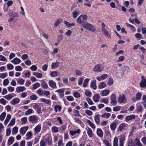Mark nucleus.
Here are the masks:
<instances>
[{
	"mask_svg": "<svg viewBox=\"0 0 146 146\" xmlns=\"http://www.w3.org/2000/svg\"><path fill=\"white\" fill-rule=\"evenodd\" d=\"M52 138L51 136H49L45 139V141L47 144L49 145H52Z\"/></svg>",
	"mask_w": 146,
	"mask_h": 146,
	"instance_id": "16",
	"label": "nucleus"
},
{
	"mask_svg": "<svg viewBox=\"0 0 146 146\" xmlns=\"http://www.w3.org/2000/svg\"><path fill=\"white\" fill-rule=\"evenodd\" d=\"M110 115L111 114L110 113H105L101 115V116L102 117L108 119L110 117Z\"/></svg>",
	"mask_w": 146,
	"mask_h": 146,
	"instance_id": "21",
	"label": "nucleus"
},
{
	"mask_svg": "<svg viewBox=\"0 0 146 146\" xmlns=\"http://www.w3.org/2000/svg\"><path fill=\"white\" fill-rule=\"evenodd\" d=\"M100 102H103L106 104H107L108 103V101L106 98H103L101 99Z\"/></svg>",
	"mask_w": 146,
	"mask_h": 146,
	"instance_id": "48",
	"label": "nucleus"
},
{
	"mask_svg": "<svg viewBox=\"0 0 146 146\" xmlns=\"http://www.w3.org/2000/svg\"><path fill=\"white\" fill-rule=\"evenodd\" d=\"M113 79L110 78L109 79V80L108 83V85L109 86H111L113 84Z\"/></svg>",
	"mask_w": 146,
	"mask_h": 146,
	"instance_id": "50",
	"label": "nucleus"
},
{
	"mask_svg": "<svg viewBox=\"0 0 146 146\" xmlns=\"http://www.w3.org/2000/svg\"><path fill=\"white\" fill-rule=\"evenodd\" d=\"M143 107L141 106H138L137 108V110L138 112L139 113L141 112H142Z\"/></svg>",
	"mask_w": 146,
	"mask_h": 146,
	"instance_id": "53",
	"label": "nucleus"
},
{
	"mask_svg": "<svg viewBox=\"0 0 146 146\" xmlns=\"http://www.w3.org/2000/svg\"><path fill=\"white\" fill-rule=\"evenodd\" d=\"M110 100H111V103L113 105H115L117 103L116 96L114 94L111 95Z\"/></svg>",
	"mask_w": 146,
	"mask_h": 146,
	"instance_id": "4",
	"label": "nucleus"
},
{
	"mask_svg": "<svg viewBox=\"0 0 146 146\" xmlns=\"http://www.w3.org/2000/svg\"><path fill=\"white\" fill-rule=\"evenodd\" d=\"M106 86V84L104 82H101L98 86V88L99 89L103 88H105Z\"/></svg>",
	"mask_w": 146,
	"mask_h": 146,
	"instance_id": "28",
	"label": "nucleus"
},
{
	"mask_svg": "<svg viewBox=\"0 0 146 146\" xmlns=\"http://www.w3.org/2000/svg\"><path fill=\"white\" fill-rule=\"evenodd\" d=\"M135 142L136 146H143L140 142L138 138H136L135 140Z\"/></svg>",
	"mask_w": 146,
	"mask_h": 146,
	"instance_id": "24",
	"label": "nucleus"
},
{
	"mask_svg": "<svg viewBox=\"0 0 146 146\" xmlns=\"http://www.w3.org/2000/svg\"><path fill=\"white\" fill-rule=\"evenodd\" d=\"M89 80V79L88 78H86L85 79L84 81L83 84V86L85 87H86L87 85V84Z\"/></svg>",
	"mask_w": 146,
	"mask_h": 146,
	"instance_id": "46",
	"label": "nucleus"
},
{
	"mask_svg": "<svg viewBox=\"0 0 146 146\" xmlns=\"http://www.w3.org/2000/svg\"><path fill=\"white\" fill-rule=\"evenodd\" d=\"M28 58V55L27 54H24L21 56L23 60H25Z\"/></svg>",
	"mask_w": 146,
	"mask_h": 146,
	"instance_id": "64",
	"label": "nucleus"
},
{
	"mask_svg": "<svg viewBox=\"0 0 146 146\" xmlns=\"http://www.w3.org/2000/svg\"><path fill=\"white\" fill-rule=\"evenodd\" d=\"M15 70L17 71H21L22 70V68L20 66H16L15 67Z\"/></svg>",
	"mask_w": 146,
	"mask_h": 146,
	"instance_id": "63",
	"label": "nucleus"
},
{
	"mask_svg": "<svg viewBox=\"0 0 146 146\" xmlns=\"http://www.w3.org/2000/svg\"><path fill=\"white\" fill-rule=\"evenodd\" d=\"M11 62L14 64H19L21 62V60L19 58L17 57L14 58L11 61Z\"/></svg>",
	"mask_w": 146,
	"mask_h": 146,
	"instance_id": "12",
	"label": "nucleus"
},
{
	"mask_svg": "<svg viewBox=\"0 0 146 146\" xmlns=\"http://www.w3.org/2000/svg\"><path fill=\"white\" fill-rule=\"evenodd\" d=\"M9 83V80L8 79H7L4 80L3 84L4 86H6Z\"/></svg>",
	"mask_w": 146,
	"mask_h": 146,
	"instance_id": "62",
	"label": "nucleus"
},
{
	"mask_svg": "<svg viewBox=\"0 0 146 146\" xmlns=\"http://www.w3.org/2000/svg\"><path fill=\"white\" fill-rule=\"evenodd\" d=\"M82 25L84 28L89 31L93 32L96 31V28L93 25L86 21L83 22L82 23Z\"/></svg>",
	"mask_w": 146,
	"mask_h": 146,
	"instance_id": "1",
	"label": "nucleus"
},
{
	"mask_svg": "<svg viewBox=\"0 0 146 146\" xmlns=\"http://www.w3.org/2000/svg\"><path fill=\"white\" fill-rule=\"evenodd\" d=\"M6 115V113L4 112H3L0 115V119L2 121H3Z\"/></svg>",
	"mask_w": 146,
	"mask_h": 146,
	"instance_id": "39",
	"label": "nucleus"
},
{
	"mask_svg": "<svg viewBox=\"0 0 146 146\" xmlns=\"http://www.w3.org/2000/svg\"><path fill=\"white\" fill-rule=\"evenodd\" d=\"M100 98V95L97 94H96L93 96V99L95 102H97L99 101Z\"/></svg>",
	"mask_w": 146,
	"mask_h": 146,
	"instance_id": "6",
	"label": "nucleus"
},
{
	"mask_svg": "<svg viewBox=\"0 0 146 146\" xmlns=\"http://www.w3.org/2000/svg\"><path fill=\"white\" fill-rule=\"evenodd\" d=\"M86 101L88 102V104L90 105H93L94 103L89 98H88L86 99Z\"/></svg>",
	"mask_w": 146,
	"mask_h": 146,
	"instance_id": "58",
	"label": "nucleus"
},
{
	"mask_svg": "<svg viewBox=\"0 0 146 146\" xmlns=\"http://www.w3.org/2000/svg\"><path fill=\"white\" fill-rule=\"evenodd\" d=\"M7 68L8 70H10L13 69L14 66L12 64H9L7 65Z\"/></svg>",
	"mask_w": 146,
	"mask_h": 146,
	"instance_id": "44",
	"label": "nucleus"
},
{
	"mask_svg": "<svg viewBox=\"0 0 146 146\" xmlns=\"http://www.w3.org/2000/svg\"><path fill=\"white\" fill-rule=\"evenodd\" d=\"M97 135L100 137H102L103 135V133L102 129H100L97 130Z\"/></svg>",
	"mask_w": 146,
	"mask_h": 146,
	"instance_id": "26",
	"label": "nucleus"
},
{
	"mask_svg": "<svg viewBox=\"0 0 146 146\" xmlns=\"http://www.w3.org/2000/svg\"><path fill=\"white\" fill-rule=\"evenodd\" d=\"M15 118L12 119L11 120V121L10 122V123H9V124L8 126H11L13 125L15 123Z\"/></svg>",
	"mask_w": 146,
	"mask_h": 146,
	"instance_id": "54",
	"label": "nucleus"
},
{
	"mask_svg": "<svg viewBox=\"0 0 146 146\" xmlns=\"http://www.w3.org/2000/svg\"><path fill=\"white\" fill-rule=\"evenodd\" d=\"M38 97L35 95H32L30 97V98L32 100H36Z\"/></svg>",
	"mask_w": 146,
	"mask_h": 146,
	"instance_id": "55",
	"label": "nucleus"
},
{
	"mask_svg": "<svg viewBox=\"0 0 146 146\" xmlns=\"http://www.w3.org/2000/svg\"><path fill=\"white\" fill-rule=\"evenodd\" d=\"M110 127L111 129L113 131H114L116 128V125L115 123H113L111 124Z\"/></svg>",
	"mask_w": 146,
	"mask_h": 146,
	"instance_id": "36",
	"label": "nucleus"
},
{
	"mask_svg": "<svg viewBox=\"0 0 146 146\" xmlns=\"http://www.w3.org/2000/svg\"><path fill=\"white\" fill-rule=\"evenodd\" d=\"M40 100L41 102H44L46 104H49L51 102L50 100L44 98H41L40 99Z\"/></svg>",
	"mask_w": 146,
	"mask_h": 146,
	"instance_id": "30",
	"label": "nucleus"
},
{
	"mask_svg": "<svg viewBox=\"0 0 146 146\" xmlns=\"http://www.w3.org/2000/svg\"><path fill=\"white\" fill-rule=\"evenodd\" d=\"M59 64L58 62H56L55 63L53 62L51 65V67L53 68H56Z\"/></svg>",
	"mask_w": 146,
	"mask_h": 146,
	"instance_id": "32",
	"label": "nucleus"
},
{
	"mask_svg": "<svg viewBox=\"0 0 146 146\" xmlns=\"http://www.w3.org/2000/svg\"><path fill=\"white\" fill-rule=\"evenodd\" d=\"M125 98V96L124 94L119 95L118 98V102L120 103L123 102Z\"/></svg>",
	"mask_w": 146,
	"mask_h": 146,
	"instance_id": "9",
	"label": "nucleus"
},
{
	"mask_svg": "<svg viewBox=\"0 0 146 146\" xmlns=\"http://www.w3.org/2000/svg\"><path fill=\"white\" fill-rule=\"evenodd\" d=\"M62 21V19L61 18L58 19L55 22L54 24L55 27H57Z\"/></svg>",
	"mask_w": 146,
	"mask_h": 146,
	"instance_id": "22",
	"label": "nucleus"
},
{
	"mask_svg": "<svg viewBox=\"0 0 146 146\" xmlns=\"http://www.w3.org/2000/svg\"><path fill=\"white\" fill-rule=\"evenodd\" d=\"M11 118V115L8 114L7 115V118L4 122V123L5 125H6L7 124Z\"/></svg>",
	"mask_w": 146,
	"mask_h": 146,
	"instance_id": "23",
	"label": "nucleus"
},
{
	"mask_svg": "<svg viewBox=\"0 0 146 146\" xmlns=\"http://www.w3.org/2000/svg\"><path fill=\"white\" fill-rule=\"evenodd\" d=\"M95 121L97 124H98L100 121V115H96L95 117Z\"/></svg>",
	"mask_w": 146,
	"mask_h": 146,
	"instance_id": "31",
	"label": "nucleus"
},
{
	"mask_svg": "<svg viewBox=\"0 0 146 146\" xmlns=\"http://www.w3.org/2000/svg\"><path fill=\"white\" fill-rule=\"evenodd\" d=\"M41 129V127L40 125H37L34 129L35 131L36 132H39Z\"/></svg>",
	"mask_w": 146,
	"mask_h": 146,
	"instance_id": "43",
	"label": "nucleus"
},
{
	"mask_svg": "<svg viewBox=\"0 0 146 146\" xmlns=\"http://www.w3.org/2000/svg\"><path fill=\"white\" fill-rule=\"evenodd\" d=\"M14 138L13 137H11L9 138L8 141V145H10L12 144L14 142Z\"/></svg>",
	"mask_w": 146,
	"mask_h": 146,
	"instance_id": "25",
	"label": "nucleus"
},
{
	"mask_svg": "<svg viewBox=\"0 0 146 146\" xmlns=\"http://www.w3.org/2000/svg\"><path fill=\"white\" fill-rule=\"evenodd\" d=\"M21 120L22 123H26L27 121V118L26 117L22 118L21 119Z\"/></svg>",
	"mask_w": 146,
	"mask_h": 146,
	"instance_id": "59",
	"label": "nucleus"
},
{
	"mask_svg": "<svg viewBox=\"0 0 146 146\" xmlns=\"http://www.w3.org/2000/svg\"><path fill=\"white\" fill-rule=\"evenodd\" d=\"M25 87L24 86H19L16 88V91L17 93L23 92L25 90Z\"/></svg>",
	"mask_w": 146,
	"mask_h": 146,
	"instance_id": "8",
	"label": "nucleus"
},
{
	"mask_svg": "<svg viewBox=\"0 0 146 146\" xmlns=\"http://www.w3.org/2000/svg\"><path fill=\"white\" fill-rule=\"evenodd\" d=\"M87 134L90 137L93 136L92 130L90 128H88L87 129Z\"/></svg>",
	"mask_w": 146,
	"mask_h": 146,
	"instance_id": "27",
	"label": "nucleus"
},
{
	"mask_svg": "<svg viewBox=\"0 0 146 146\" xmlns=\"http://www.w3.org/2000/svg\"><path fill=\"white\" fill-rule=\"evenodd\" d=\"M85 94L86 96L89 97H91L92 95V93L88 91H86Z\"/></svg>",
	"mask_w": 146,
	"mask_h": 146,
	"instance_id": "61",
	"label": "nucleus"
},
{
	"mask_svg": "<svg viewBox=\"0 0 146 146\" xmlns=\"http://www.w3.org/2000/svg\"><path fill=\"white\" fill-rule=\"evenodd\" d=\"M109 93V91L108 90H103L101 94L102 96H107Z\"/></svg>",
	"mask_w": 146,
	"mask_h": 146,
	"instance_id": "18",
	"label": "nucleus"
},
{
	"mask_svg": "<svg viewBox=\"0 0 146 146\" xmlns=\"http://www.w3.org/2000/svg\"><path fill=\"white\" fill-rule=\"evenodd\" d=\"M104 67L102 64H99L96 65L94 67L93 70L96 72H100L102 71Z\"/></svg>",
	"mask_w": 146,
	"mask_h": 146,
	"instance_id": "2",
	"label": "nucleus"
},
{
	"mask_svg": "<svg viewBox=\"0 0 146 146\" xmlns=\"http://www.w3.org/2000/svg\"><path fill=\"white\" fill-rule=\"evenodd\" d=\"M40 84L38 82H36L33 85V88L35 89L39 87L40 86Z\"/></svg>",
	"mask_w": 146,
	"mask_h": 146,
	"instance_id": "35",
	"label": "nucleus"
},
{
	"mask_svg": "<svg viewBox=\"0 0 146 146\" xmlns=\"http://www.w3.org/2000/svg\"><path fill=\"white\" fill-rule=\"evenodd\" d=\"M142 94L140 92H139L136 95V99L137 100H140L141 98Z\"/></svg>",
	"mask_w": 146,
	"mask_h": 146,
	"instance_id": "41",
	"label": "nucleus"
},
{
	"mask_svg": "<svg viewBox=\"0 0 146 146\" xmlns=\"http://www.w3.org/2000/svg\"><path fill=\"white\" fill-rule=\"evenodd\" d=\"M25 80L22 78H19L17 80V82L19 84L21 85H23L24 83Z\"/></svg>",
	"mask_w": 146,
	"mask_h": 146,
	"instance_id": "40",
	"label": "nucleus"
},
{
	"mask_svg": "<svg viewBox=\"0 0 146 146\" xmlns=\"http://www.w3.org/2000/svg\"><path fill=\"white\" fill-rule=\"evenodd\" d=\"M13 96L11 95V94H8L7 95L4 96V98L5 99H7L8 100H9L11 99L13 97Z\"/></svg>",
	"mask_w": 146,
	"mask_h": 146,
	"instance_id": "37",
	"label": "nucleus"
},
{
	"mask_svg": "<svg viewBox=\"0 0 146 146\" xmlns=\"http://www.w3.org/2000/svg\"><path fill=\"white\" fill-rule=\"evenodd\" d=\"M135 117V115L133 114L127 116L125 118V120L127 122L129 121L134 119Z\"/></svg>",
	"mask_w": 146,
	"mask_h": 146,
	"instance_id": "10",
	"label": "nucleus"
},
{
	"mask_svg": "<svg viewBox=\"0 0 146 146\" xmlns=\"http://www.w3.org/2000/svg\"><path fill=\"white\" fill-rule=\"evenodd\" d=\"M38 117L35 115L30 116L29 117V122L33 123H36L38 121Z\"/></svg>",
	"mask_w": 146,
	"mask_h": 146,
	"instance_id": "3",
	"label": "nucleus"
},
{
	"mask_svg": "<svg viewBox=\"0 0 146 146\" xmlns=\"http://www.w3.org/2000/svg\"><path fill=\"white\" fill-rule=\"evenodd\" d=\"M87 122L92 128L93 129L95 128V126L94 125V124L90 120H88L87 121Z\"/></svg>",
	"mask_w": 146,
	"mask_h": 146,
	"instance_id": "38",
	"label": "nucleus"
},
{
	"mask_svg": "<svg viewBox=\"0 0 146 146\" xmlns=\"http://www.w3.org/2000/svg\"><path fill=\"white\" fill-rule=\"evenodd\" d=\"M64 23L68 28H69L75 25V24L74 23H70L67 21H65L64 22Z\"/></svg>",
	"mask_w": 146,
	"mask_h": 146,
	"instance_id": "19",
	"label": "nucleus"
},
{
	"mask_svg": "<svg viewBox=\"0 0 146 146\" xmlns=\"http://www.w3.org/2000/svg\"><path fill=\"white\" fill-rule=\"evenodd\" d=\"M32 135V134L31 132H28L26 135V136L27 137L26 138V139L28 140L29 139H31V138Z\"/></svg>",
	"mask_w": 146,
	"mask_h": 146,
	"instance_id": "33",
	"label": "nucleus"
},
{
	"mask_svg": "<svg viewBox=\"0 0 146 146\" xmlns=\"http://www.w3.org/2000/svg\"><path fill=\"white\" fill-rule=\"evenodd\" d=\"M52 131L54 133H57L58 131V129L57 127L55 126L52 127Z\"/></svg>",
	"mask_w": 146,
	"mask_h": 146,
	"instance_id": "45",
	"label": "nucleus"
},
{
	"mask_svg": "<svg viewBox=\"0 0 146 146\" xmlns=\"http://www.w3.org/2000/svg\"><path fill=\"white\" fill-rule=\"evenodd\" d=\"M90 86L91 87L95 90H96L97 88L96 85V81L95 80L92 81L91 83Z\"/></svg>",
	"mask_w": 146,
	"mask_h": 146,
	"instance_id": "20",
	"label": "nucleus"
},
{
	"mask_svg": "<svg viewBox=\"0 0 146 146\" xmlns=\"http://www.w3.org/2000/svg\"><path fill=\"white\" fill-rule=\"evenodd\" d=\"M41 87L44 89H47L48 87L47 84L46 83V81L42 80L41 82Z\"/></svg>",
	"mask_w": 146,
	"mask_h": 146,
	"instance_id": "13",
	"label": "nucleus"
},
{
	"mask_svg": "<svg viewBox=\"0 0 146 146\" xmlns=\"http://www.w3.org/2000/svg\"><path fill=\"white\" fill-rule=\"evenodd\" d=\"M7 73L0 74V77L2 78H4L7 76Z\"/></svg>",
	"mask_w": 146,
	"mask_h": 146,
	"instance_id": "52",
	"label": "nucleus"
},
{
	"mask_svg": "<svg viewBox=\"0 0 146 146\" xmlns=\"http://www.w3.org/2000/svg\"><path fill=\"white\" fill-rule=\"evenodd\" d=\"M108 76V75L107 74H104L101 76L98 77L97 79L99 81L102 80L106 78Z\"/></svg>",
	"mask_w": 146,
	"mask_h": 146,
	"instance_id": "14",
	"label": "nucleus"
},
{
	"mask_svg": "<svg viewBox=\"0 0 146 146\" xmlns=\"http://www.w3.org/2000/svg\"><path fill=\"white\" fill-rule=\"evenodd\" d=\"M20 100L19 99L16 98L13 99L11 102V103L13 105H15L18 103L19 102Z\"/></svg>",
	"mask_w": 146,
	"mask_h": 146,
	"instance_id": "17",
	"label": "nucleus"
},
{
	"mask_svg": "<svg viewBox=\"0 0 146 146\" xmlns=\"http://www.w3.org/2000/svg\"><path fill=\"white\" fill-rule=\"evenodd\" d=\"M50 75L52 77H54L58 76V73L56 71L52 72L50 74Z\"/></svg>",
	"mask_w": 146,
	"mask_h": 146,
	"instance_id": "49",
	"label": "nucleus"
},
{
	"mask_svg": "<svg viewBox=\"0 0 146 146\" xmlns=\"http://www.w3.org/2000/svg\"><path fill=\"white\" fill-rule=\"evenodd\" d=\"M141 80L140 84V86L143 88H145L146 86V80L143 76H141Z\"/></svg>",
	"mask_w": 146,
	"mask_h": 146,
	"instance_id": "5",
	"label": "nucleus"
},
{
	"mask_svg": "<svg viewBox=\"0 0 146 146\" xmlns=\"http://www.w3.org/2000/svg\"><path fill=\"white\" fill-rule=\"evenodd\" d=\"M37 69V67L35 65H33L31 67V70L33 71H36Z\"/></svg>",
	"mask_w": 146,
	"mask_h": 146,
	"instance_id": "57",
	"label": "nucleus"
},
{
	"mask_svg": "<svg viewBox=\"0 0 146 146\" xmlns=\"http://www.w3.org/2000/svg\"><path fill=\"white\" fill-rule=\"evenodd\" d=\"M124 139L120 138L119 139V146H123Z\"/></svg>",
	"mask_w": 146,
	"mask_h": 146,
	"instance_id": "51",
	"label": "nucleus"
},
{
	"mask_svg": "<svg viewBox=\"0 0 146 146\" xmlns=\"http://www.w3.org/2000/svg\"><path fill=\"white\" fill-rule=\"evenodd\" d=\"M49 86L51 88H56V84L52 80H50L48 82Z\"/></svg>",
	"mask_w": 146,
	"mask_h": 146,
	"instance_id": "11",
	"label": "nucleus"
},
{
	"mask_svg": "<svg viewBox=\"0 0 146 146\" xmlns=\"http://www.w3.org/2000/svg\"><path fill=\"white\" fill-rule=\"evenodd\" d=\"M126 124L125 123H122L119 126L117 131H121L125 128Z\"/></svg>",
	"mask_w": 146,
	"mask_h": 146,
	"instance_id": "15",
	"label": "nucleus"
},
{
	"mask_svg": "<svg viewBox=\"0 0 146 146\" xmlns=\"http://www.w3.org/2000/svg\"><path fill=\"white\" fill-rule=\"evenodd\" d=\"M28 129V127H22L20 130V134L22 135H24Z\"/></svg>",
	"mask_w": 146,
	"mask_h": 146,
	"instance_id": "7",
	"label": "nucleus"
},
{
	"mask_svg": "<svg viewBox=\"0 0 146 146\" xmlns=\"http://www.w3.org/2000/svg\"><path fill=\"white\" fill-rule=\"evenodd\" d=\"M125 59V58L123 56H120L117 60L118 62H121L123 61Z\"/></svg>",
	"mask_w": 146,
	"mask_h": 146,
	"instance_id": "60",
	"label": "nucleus"
},
{
	"mask_svg": "<svg viewBox=\"0 0 146 146\" xmlns=\"http://www.w3.org/2000/svg\"><path fill=\"white\" fill-rule=\"evenodd\" d=\"M37 93L40 95L42 96L44 94V91H42L41 89H39L37 90Z\"/></svg>",
	"mask_w": 146,
	"mask_h": 146,
	"instance_id": "56",
	"label": "nucleus"
},
{
	"mask_svg": "<svg viewBox=\"0 0 146 146\" xmlns=\"http://www.w3.org/2000/svg\"><path fill=\"white\" fill-rule=\"evenodd\" d=\"M18 131V128L16 126L12 130V133L13 135L16 134Z\"/></svg>",
	"mask_w": 146,
	"mask_h": 146,
	"instance_id": "34",
	"label": "nucleus"
},
{
	"mask_svg": "<svg viewBox=\"0 0 146 146\" xmlns=\"http://www.w3.org/2000/svg\"><path fill=\"white\" fill-rule=\"evenodd\" d=\"M102 31L104 32L105 35L108 38L110 37V35L108 31L105 29H102Z\"/></svg>",
	"mask_w": 146,
	"mask_h": 146,
	"instance_id": "29",
	"label": "nucleus"
},
{
	"mask_svg": "<svg viewBox=\"0 0 146 146\" xmlns=\"http://www.w3.org/2000/svg\"><path fill=\"white\" fill-rule=\"evenodd\" d=\"M113 145L114 146H118V139L116 137H115L114 139Z\"/></svg>",
	"mask_w": 146,
	"mask_h": 146,
	"instance_id": "42",
	"label": "nucleus"
},
{
	"mask_svg": "<svg viewBox=\"0 0 146 146\" xmlns=\"http://www.w3.org/2000/svg\"><path fill=\"white\" fill-rule=\"evenodd\" d=\"M33 110L31 109H29L28 110L25 112V114L26 115H28L32 113Z\"/></svg>",
	"mask_w": 146,
	"mask_h": 146,
	"instance_id": "47",
	"label": "nucleus"
}]
</instances>
